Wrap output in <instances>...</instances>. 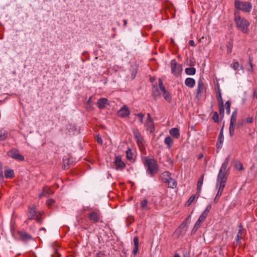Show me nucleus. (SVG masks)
Segmentation results:
<instances>
[{
  "mask_svg": "<svg viewBox=\"0 0 257 257\" xmlns=\"http://www.w3.org/2000/svg\"><path fill=\"white\" fill-rule=\"evenodd\" d=\"M163 96L165 99L168 102H171L172 101V97L169 93V92L166 91L163 93Z\"/></svg>",
  "mask_w": 257,
  "mask_h": 257,
  "instance_id": "nucleus-35",
  "label": "nucleus"
},
{
  "mask_svg": "<svg viewBox=\"0 0 257 257\" xmlns=\"http://www.w3.org/2000/svg\"><path fill=\"white\" fill-rule=\"evenodd\" d=\"M95 257H106V255L101 252H99L96 254Z\"/></svg>",
  "mask_w": 257,
  "mask_h": 257,
  "instance_id": "nucleus-53",
  "label": "nucleus"
},
{
  "mask_svg": "<svg viewBox=\"0 0 257 257\" xmlns=\"http://www.w3.org/2000/svg\"><path fill=\"white\" fill-rule=\"evenodd\" d=\"M245 123V120L244 119H239L237 122V127L239 128L243 126Z\"/></svg>",
  "mask_w": 257,
  "mask_h": 257,
  "instance_id": "nucleus-44",
  "label": "nucleus"
},
{
  "mask_svg": "<svg viewBox=\"0 0 257 257\" xmlns=\"http://www.w3.org/2000/svg\"><path fill=\"white\" fill-rule=\"evenodd\" d=\"M164 143L167 145V148L170 149L172 143V140L171 137L170 136L166 137L164 140Z\"/></svg>",
  "mask_w": 257,
  "mask_h": 257,
  "instance_id": "nucleus-30",
  "label": "nucleus"
},
{
  "mask_svg": "<svg viewBox=\"0 0 257 257\" xmlns=\"http://www.w3.org/2000/svg\"><path fill=\"white\" fill-rule=\"evenodd\" d=\"M146 125L147 127V129L150 128L151 129L153 126V121L152 118L151 117V115L150 113L147 114V119L146 120Z\"/></svg>",
  "mask_w": 257,
  "mask_h": 257,
  "instance_id": "nucleus-23",
  "label": "nucleus"
},
{
  "mask_svg": "<svg viewBox=\"0 0 257 257\" xmlns=\"http://www.w3.org/2000/svg\"><path fill=\"white\" fill-rule=\"evenodd\" d=\"M77 221L79 223V224L81 225L82 224L83 222V218L82 217H77Z\"/></svg>",
  "mask_w": 257,
  "mask_h": 257,
  "instance_id": "nucleus-54",
  "label": "nucleus"
},
{
  "mask_svg": "<svg viewBox=\"0 0 257 257\" xmlns=\"http://www.w3.org/2000/svg\"><path fill=\"white\" fill-rule=\"evenodd\" d=\"M204 175H202L197 182V193L199 194L201 191V188L203 183Z\"/></svg>",
  "mask_w": 257,
  "mask_h": 257,
  "instance_id": "nucleus-21",
  "label": "nucleus"
},
{
  "mask_svg": "<svg viewBox=\"0 0 257 257\" xmlns=\"http://www.w3.org/2000/svg\"><path fill=\"white\" fill-rule=\"evenodd\" d=\"M7 138V134L4 133L3 134H0V141H4Z\"/></svg>",
  "mask_w": 257,
  "mask_h": 257,
  "instance_id": "nucleus-51",
  "label": "nucleus"
},
{
  "mask_svg": "<svg viewBox=\"0 0 257 257\" xmlns=\"http://www.w3.org/2000/svg\"><path fill=\"white\" fill-rule=\"evenodd\" d=\"M159 86L160 90L163 93H164L165 92L167 91L165 89V87L163 84L162 80L160 79L159 80Z\"/></svg>",
  "mask_w": 257,
  "mask_h": 257,
  "instance_id": "nucleus-37",
  "label": "nucleus"
},
{
  "mask_svg": "<svg viewBox=\"0 0 257 257\" xmlns=\"http://www.w3.org/2000/svg\"><path fill=\"white\" fill-rule=\"evenodd\" d=\"M249 67L248 68L247 71L250 73H252L253 71V66H252V63L250 61H249Z\"/></svg>",
  "mask_w": 257,
  "mask_h": 257,
  "instance_id": "nucleus-48",
  "label": "nucleus"
},
{
  "mask_svg": "<svg viewBox=\"0 0 257 257\" xmlns=\"http://www.w3.org/2000/svg\"><path fill=\"white\" fill-rule=\"evenodd\" d=\"M91 99H92V96H91L89 98V99H88V100L87 101V102L85 104L86 108L89 111L91 110L93 108Z\"/></svg>",
  "mask_w": 257,
  "mask_h": 257,
  "instance_id": "nucleus-29",
  "label": "nucleus"
},
{
  "mask_svg": "<svg viewBox=\"0 0 257 257\" xmlns=\"http://www.w3.org/2000/svg\"><path fill=\"white\" fill-rule=\"evenodd\" d=\"M118 115L121 117H125L130 114V110L126 105H123L117 112Z\"/></svg>",
  "mask_w": 257,
  "mask_h": 257,
  "instance_id": "nucleus-14",
  "label": "nucleus"
},
{
  "mask_svg": "<svg viewBox=\"0 0 257 257\" xmlns=\"http://www.w3.org/2000/svg\"><path fill=\"white\" fill-rule=\"evenodd\" d=\"M170 68L172 73L177 76L182 71V67L180 65H178L175 59H172L170 63Z\"/></svg>",
  "mask_w": 257,
  "mask_h": 257,
  "instance_id": "nucleus-10",
  "label": "nucleus"
},
{
  "mask_svg": "<svg viewBox=\"0 0 257 257\" xmlns=\"http://www.w3.org/2000/svg\"><path fill=\"white\" fill-rule=\"evenodd\" d=\"M144 165L147 168V173L150 177H154L159 170L158 163L153 158L145 157L144 158Z\"/></svg>",
  "mask_w": 257,
  "mask_h": 257,
  "instance_id": "nucleus-1",
  "label": "nucleus"
},
{
  "mask_svg": "<svg viewBox=\"0 0 257 257\" xmlns=\"http://www.w3.org/2000/svg\"><path fill=\"white\" fill-rule=\"evenodd\" d=\"M211 208V206L210 205H208L206 207L205 209L204 210V211L202 212V213L199 216L198 219L197 220V221L196 222L194 225L198 227V228H200L202 222L204 221L205 218L207 217Z\"/></svg>",
  "mask_w": 257,
  "mask_h": 257,
  "instance_id": "nucleus-9",
  "label": "nucleus"
},
{
  "mask_svg": "<svg viewBox=\"0 0 257 257\" xmlns=\"http://www.w3.org/2000/svg\"><path fill=\"white\" fill-rule=\"evenodd\" d=\"M236 118H237V111H236V110H235L232 113L230 122L235 123L236 121Z\"/></svg>",
  "mask_w": 257,
  "mask_h": 257,
  "instance_id": "nucleus-36",
  "label": "nucleus"
},
{
  "mask_svg": "<svg viewBox=\"0 0 257 257\" xmlns=\"http://www.w3.org/2000/svg\"><path fill=\"white\" fill-rule=\"evenodd\" d=\"M232 67L234 70H237L239 69H242L243 67L238 62H235L233 63Z\"/></svg>",
  "mask_w": 257,
  "mask_h": 257,
  "instance_id": "nucleus-32",
  "label": "nucleus"
},
{
  "mask_svg": "<svg viewBox=\"0 0 257 257\" xmlns=\"http://www.w3.org/2000/svg\"><path fill=\"white\" fill-rule=\"evenodd\" d=\"M219 113L221 115L223 116L224 113V107L223 103L222 104H218Z\"/></svg>",
  "mask_w": 257,
  "mask_h": 257,
  "instance_id": "nucleus-39",
  "label": "nucleus"
},
{
  "mask_svg": "<svg viewBox=\"0 0 257 257\" xmlns=\"http://www.w3.org/2000/svg\"><path fill=\"white\" fill-rule=\"evenodd\" d=\"M114 164L115 169L117 170H122L125 167V164L121 160L120 157L119 156L115 157Z\"/></svg>",
  "mask_w": 257,
  "mask_h": 257,
  "instance_id": "nucleus-13",
  "label": "nucleus"
},
{
  "mask_svg": "<svg viewBox=\"0 0 257 257\" xmlns=\"http://www.w3.org/2000/svg\"><path fill=\"white\" fill-rule=\"evenodd\" d=\"M229 161L230 157L228 156L226 158L221 166L217 177V180L227 181V178L229 174V171L227 168Z\"/></svg>",
  "mask_w": 257,
  "mask_h": 257,
  "instance_id": "nucleus-3",
  "label": "nucleus"
},
{
  "mask_svg": "<svg viewBox=\"0 0 257 257\" xmlns=\"http://www.w3.org/2000/svg\"><path fill=\"white\" fill-rule=\"evenodd\" d=\"M134 248L133 249V253L135 255L137 254L139 251V238L138 237H135L134 239Z\"/></svg>",
  "mask_w": 257,
  "mask_h": 257,
  "instance_id": "nucleus-22",
  "label": "nucleus"
},
{
  "mask_svg": "<svg viewBox=\"0 0 257 257\" xmlns=\"http://www.w3.org/2000/svg\"><path fill=\"white\" fill-rule=\"evenodd\" d=\"M164 182L168 184V187L171 188H174L177 186V182L171 177H168V179H164Z\"/></svg>",
  "mask_w": 257,
  "mask_h": 257,
  "instance_id": "nucleus-17",
  "label": "nucleus"
},
{
  "mask_svg": "<svg viewBox=\"0 0 257 257\" xmlns=\"http://www.w3.org/2000/svg\"><path fill=\"white\" fill-rule=\"evenodd\" d=\"M234 15V22L236 28L243 33H247L248 32V27L249 25V22L245 18L240 17L236 12H235Z\"/></svg>",
  "mask_w": 257,
  "mask_h": 257,
  "instance_id": "nucleus-2",
  "label": "nucleus"
},
{
  "mask_svg": "<svg viewBox=\"0 0 257 257\" xmlns=\"http://www.w3.org/2000/svg\"><path fill=\"white\" fill-rule=\"evenodd\" d=\"M123 23H124V25H123V26H124V27H126V25H127V20H125V19H124V20H123Z\"/></svg>",
  "mask_w": 257,
  "mask_h": 257,
  "instance_id": "nucleus-60",
  "label": "nucleus"
},
{
  "mask_svg": "<svg viewBox=\"0 0 257 257\" xmlns=\"http://www.w3.org/2000/svg\"><path fill=\"white\" fill-rule=\"evenodd\" d=\"M63 162L64 163V164H65V160H63Z\"/></svg>",
  "mask_w": 257,
  "mask_h": 257,
  "instance_id": "nucleus-64",
  "label": "nucleus"
},
{
  "mask_svg": "<svg viewBox=\"0 0 257 257\" xmlns=\"http://www.w3.org/2000/svg\"><path fill=\"white\" fill-rule=\"evenodd\" d=\"M195 198V195H192L191 196H190V197L189 198V199L186 202L185 205L186 206H189L193 202Z\"/></svg>",
  "mask_w": 257,
  "mask_h": 257,
  "instance_id": "nucleus-40",
  "label": "nucleus"
},
{
  "mask_svg": "<svg viewBox=\"0 0 257 257\" xmlns=\"http://www.w3.org/2000/svg\"><path fill=\"white\" fill-rule=\"evenodd\" d=\"M235 8L242 11L245 13L249 12L252 8V5L248 2H241L238 0H235L234 2Z\"/></svg>",
  "mask_w": 257,
  "mask_h": 257,
  "instance_id": "nucleus-4",
  "label": "nucleus"
},
{
  "mask_svg": "<svg viewBox=\"0 0 257 257\" xmlns=\"http://www.w3.org/2000/svg\"><path fill=\"white\" fill-rule=\"evenodd\" d=\"M226 182L227 181L216 180V188L218 189V191L214 199L215 201H217L221 196L223 189L226 185Z\"/></svg>",
  "mask_w": 257,
  "mask_h": 257,
  "instance_id": "nucleus-6",
  "label": "nucleus"
},
{
  "mask_svg": "<svg viewBox=\"0 0 257 257\" xmlns=\"http://www.w3.org/2000/svg\"><path fill=\"white\" fill-rule=\"evenodd\" d=\"M133 135L135 138V139L137 140V142L138 143H142L143 141V138L142 137L141 135L138 131L134 130L133 132Z\"/></svg>",
  "mask_w": 257,
  "mask_h": 257,
  "instance_id": "nucleus-24",
  "label": "nucleus"
},
{
  "mask_svg": "<svg viewBox=\"0 0 257 257\" xmlns=\"http://www.w3.org/2000/svg\"><path fill=\"white\" fill-rule=\"evenodd\" d=\"M205 91V87L203 81L201 80L198 81L197 88L196 92V98L199 100L202 97V93Z\"/></svg>",
  "mask_w": 257,
  "mask_h": 257,
  "instance_id": "nucleus-12",
  "label": "nucleus"
},
{
  "mask_svg": "<svg viewBox=\"0 0 257 257\" xmlns=\"http://www.w3.org/2000/svg\"><path fill=\"white\" fill-rule=\"evenodd\" d=\"M227 53L228 54H230L232 52V49L233 47V43L232 42H230L228 43L227 45Z\"/></svg>",
  "mask_w": 257,
  "mask_h": 257,
  "instance_id": "nucleus-41",
  "label": "nucleus"
},
{
  "mask_svg": "<svg viewBox=\"0 0 257 257\" xmlns=\"http://www.w3.org/2000/svg\"><path fill=\"white\" fill-rule=\"evenodd\" d=\"M4 178V177L3 172V165L0 162V180H3Z\"/></svg>",
  "mask_w": 257,
  "mask_h": 257,
  "instance_id": "nucleus-47",
  "label": "nucleus"
},
{
  "mask_svg": "<svg viewBox=\"0 0 257 257\" xmlns=\"http://www.w3.org/2000/svg\"><path fill=\"white\" fill-rule=\"evenodd\" d=\"M242 226L241 224L239 226V229L237 232V234L236 236V241L237 244L240 243V240L242 238Z\"/></svg>",
  "mask_w": 257,
  "mask_h": 257,
  "instance_id": "nucleus-25",
  "label": "nucleus"
},
{
  "mask_svg": "<svg viewBox=\"0 0 257 257\" xmlns=\"http://www.w3.org/2000/svg\"><path fill=\"white\" fill-rule=\"evenodd\" d=\"M126 157L129 161H131L134 158V155L130 149H128V150L126 151Z\"/></svg>",
  "mask_w": 257,
  "mask_h": 257,
  "instance_id": "nucleus-31",
  "label": "nucleus"
},
{
  "mask_svg": "<svg viewBox=\"0 0 257 257\" xmlns=\"http://www.w3.org/2000/svg\"><path fill=\"white\" fill-rule=\"evenodd\" d=\"M162 180L164 181V179H168V177H171L170 174L169 172L165 171L162 173Z\"/></svg>",
  "mask_w": 257,
  "mask_h": 257,
  "instance_id": "nucleus-45",
  "label": "nucleus"
},
{
  "mask_svg": "<svg viewBox=\"0 0 257 257\" xmlns=\"http://www.w3.org/2000/svg\"><path fill=\"white\" fill-rule=\"evenodd\" d=\"M148 201L144 199L141 202V207L142 210L148 209Z\"/></svg>",
  "mask_w": 257,
  "mask_h": 257,
  "instance_id": "nucleus-33",
  "label": "nucleus"
},
{
  "mask_svg": "<svg viewBox=\"0 0 257 257\" xmlns=\"http://www.w3.org/2000/svg\"><path fill=\"white\" fill-rule=\"evenodd\" d=\"M45 195L44 193H42L41 194H40V197H42L43 196H44Z\"/></svg>",
  "mask_w": 257,
  "mask_h": 257,
  "instance_id": "nucleus-63",
  "label": "nucleus"
},
{
  "mask_svg": "<svg viewBox=\"0 0 257 257\" xmlns=\"http://www.w3.org/2000/svg\"><path fill=\"white\" fill-rule=\"evenodd\" d=\"M226 182L227 181L216 180V188L218 189V191L214 199L215 201H217L221 196L223 189L226 185Z\"/></svg>",
  "mask_w": 257,
  "mask_h": 257,
  "instance_id": "nucleus-7",
  "label": "nucleus"
},
{
  "mask_svg": "<svg viewBox=\"0 0 257 257\" xmlns=\"http://www.w3.org/2000/svg\"><path fill=\"white\" fill-rule=\"evenodd\" d=\"M8 155L16 160L18 161H24V157L21 155L18 150L15 149H13L10 150L8 152Z\"/></svg>",
  "mask_w": 257,
  "mask_h": 257,
  "instance_id": "nucleus-11",
  "label": "nucleus"
},
{
  "mask_svg": "<svg viewBox=\"0 0 257 257\" xmlns=\"http://www.w3.org/2000/svg\"><path fill=\"white\" fill-rule=\"evenodd\" d=\"M212 118L215 122H218L219 121V116L217 112H214Z\"/></svg>",
  "mask_w": 257,
  "mask_h": 257,
  "instance_id": "nucleus-46",
  "label": "nucleus"
},
{
  "mask_svg": "<svg viewBox=\"0 0 257 257\" xmlns=\"http://www.w3.org/2000/svg\"><path fill=\"white\" fill-rule=\"evenodd\" d=\"M5 175L7 178H12L14 176V171L12 169H8L5 171Z\"/></svg>",
  "mask_w": 257,
  "mask_h": 257,
  "instance_id": "nucleus-27",
  "label": "nucleus"
},
{
  "mask_svg": "<svg viewBox=\"0 0 257 257\" xmlns=\"http://www.w3.org/2000/svg\"><path fill=\"white\" fill-rule=\"evenodd\" d=\"M198 228H199L198 227L194 225V227L193 228V229L192 230V234L195 233L196 232V231L198 230Z\"/></svg>",
  "mask_w": 257,
  "mask_h": 257,
  "instance_id": "nucleus-56",
  "label": "nucleus"
},
{
  "mask_svg": "<svg viewBox=\"0 0 257 257\" xmlns=\"http://www.w3.org/2000/svg\"><path fill=\"white\" fill-rule=\"evenodd\" d=\"M203 157V154H200L198 157L199 159H201Z\"/></svg>",
  "mask_w": 257,
  "mask_h": 257,
  "instance_id": "nucleus-61",
  "label": "nucleus"
},
{
  "mask_svg": "<svg viewBox=\"0 0 257 257\" xmlns=\"http://www.w3.org/2000/svg\"><path fill=\"white\" fill-rule=\"evenodd\" d=\"M152 96L155 100H157L160 96V93L157 87H154L153 88Z\"/></svg>",
  "mask_w": 257,
  "mask_h": 257,
  "instance_id": "nucleus-26",
  "label": "nucleus"
},
{
  "mask_svg": "<svg viewBox=\"0 0 257 257\" xmlns=\"http://www.w3.org/2000/svg\"><path fill=\"white\" fill-rule=\"evenodd\" d=\"M17 234L20 238L24 242H27L32 238L30 235L24 231H18Z\"/></svg>",
  "mask_w": 257,
  "mask_h": 257,
  "instance_id": "nucleus-15",
  "label": "nucleus"
},
{
  "mask_svg": "<svg viewBox=\"0 0 257 257\" xmlns=\"http://www.w3.org/2000/svg\"><path fill=\"white\" fill-rule=\"evenodd\" d=\"M217 99L218 104L223 103V99L221 96V93L219 90L218 91L217 93Z\"/></svg>",
  "mask_w": 257,
  "mask_h": 257,
  "instance_id": "nucleus-38",
  "label": "nucleus"
},
{
  "mask_svg": "<svg viewBox=\"0 0 257 257\" xmlns=\"http://www.w3.org/2000/svg\"><path fill=\"white\" fill-rule=\"evenodd\" d=\"M185 71L187 75H193L196 73V69L194 67H188L185 69Z\"/></svg>",
  "mask_w": 257,
  "mask_h": 257,
  "instance_id": "nucleus-28",
  "label": "nucleus"
},
{
  "mask_svg": "<svg viewBox=\"0 0 257 257\" xmlns=\"http://www.w3.org/2000/svg\"><path fill=\"white\" fill-rule=\"evenodd\" d=\"M97 142L99 144H102L103 141L101 137H97Z\"/></svg>",
  "mask_w": 257,
  "mask_h": 257,
  "instance_id": "nucleus-55",
  "label": "nucleus"
},
{
  "mask_svg": "<svg viewBox=\"0 0 257 257\" xmlns=\"http://www.w3.org/2000/svg\"><path fill=\"white\" fill-rule=\"evenodd\" d=\"M185 84L189 88H193L195 84V80L192 78H187L185 80Z\"/></svg>",
  "mask_w": 257,
  "mask_h": 257,
  "instance_id": "nucleus-18",
  "label": "nucleus"
},
{
  "mask_svg": "<svg viewBox=\"0 0 257 257\" xmlns=\"http://www.w3.org/2000/svg\"><path fill=\"white\" fill-rule=\"evenodd\" d=\"M235 167L237 170L240 171L243 169V166L241 163H238L236 164Z\"/></svg>",
  "mask_w": 257,
  "mask_h": 257,
  "instance_id": "nucleus-52",
  "label": "nucleus"
},
{
  "mask_svg": "<svg viewBox=\"0 0 257 257\" xmlns=\"http://www.w3.org/2000/svg\"><path fill=\"white\" fill-rule=\"evenodd\" d=\"M136 116H137L139 118V121L140 123H144V114L142 113H139L135 114Z\"/></svg>",
  "mask_w": 257,
  "mask_h": 257,
  "instance_id": "nucleus-43",
  "label": "nucleus"
},
{
  "mask_svg": "<svg viewBox=\"0 0 257 257\" xmlns=\"http://www.w3.org/2000/svg\"><path fill=\"white\" fill-rule=\"evenodd\" d=\"M189 44L192 47H194L195 46L194 41L193 40H190L189 41Z\"/></svg>",
  "mask_w": 257,
  "mask_h": 257,
  "instance_id": "nucleus-57",
  "label": "nucleus"
},
{
  "mask_svg": "<svg viewBox=\"0 0 257 257\" xmlns=\"http://www.w3.org/2000/svg\"><path fill=\"white\" fill-rule=\"evenodd\" d=\"M54 202V200H53L52 199H48L47 201V205L49 207H50L53 204V203Z\"/></svg>",
  "mask_w": 257,
  "mask_h": 257,
  "instance_id": "nucleus-50",
  "label": "nucleus"
},
{
  "mask_svg": "<svg viewBox=\"0 0 257 257\" xmlns=\"http://www.w3.org/2000/svg\"><path fill=\"white\" fill-rule=\"evenodd\" d=\"M170 135L176 139L179 138L180 134L179 130L178 128L174 127L169 130Z\"/></svg>",
  "mask_w": 257,
  "mask_h": 257,
  "instance_id": "nucleus-19",
  "label": "nucleus"
},
{
  "mask_svg": "<svg viewBox=\"0 0 257 257\" xmlns=\"http://www.w3.org/2000/svg\"><path fill=\"white\" fill-rule=\"evenodd\" d=\"M88 216L89 220L94 223L101 221L100 219L102 217L100 211L96 209L90 212Z\"/></svg>",
  "mask_w": 257,
  "mask_h": 257,
  "instance_id": "nucleus-5",
  "label": "nucleus"
},
{
  "mask_svg": "<svg viewBox=\"0 0 257 257\" xmlns=\"http://www.w3.org/2000/svg\"><path fill=\"white\" fill-rule=\"evenodd\" d=\"M226 113L229 114L230 112V103L229 101H227L225 104Z\"/></svg>",
  "mask_w": 257,
  "mask_h": 257,
  "instance_id": "nucleus-42",
  "label": "nucleus"
},
{
  "mask_svg": "<svg viewBox=\"0 0 257 257\" xmlns=\"http://www.w3.org/2000/svg\"><path fill=\"white\" fill-rule=\"evenodd\" d=\"M52 257H61V255L59 253H56V254H54Z\"/></svg>",
  "mask_w": 257,
  "mask_h": 257,
  "instance_id": "nucleus-59",
  "label": "nucleus"
},
{
  "mask_svg": "<svg viewBox=\"0 0 257 257\" xmlns=\"http://www.w3.org/2000/svg\"><path fill=\"white\" fill-rule=\"evenodd\" d=\"M109 101L107 98H101L98 100L97 105L99 108L103 109L109 105Z\"/></svg>",
  "mask_w": 257,
  "mask_h": 257,
  "instance_id": "nucleus-16",
  "label": "nucleus"
},
{
  "mask_svg": "<svg viewBox=\"0 0 257 257\" xmlns=\"http://www.w3.org/2000/svg\"><path fill=\"white\" fill-rule=\"evenodd\" d=\"M174 257H180V256L179 255V254H178V253H176V254L174 255Z\"/></svg>",
  "mask_w": 257,
  "mask_h": 257,
  "instance_id": "nucleus-62",
  "label": "nucleus"
},
{
  "mask_svg": "<svg viewBox=\"0 0 257 257\" xmlns=\"http://www.w3.org/2000/svg\"><path fill=\"white\" fill-rule=\"evenodd\" d=\"M245 120V123H251L253 121V118L252 117H248L246 118V119H244Z\"/></svg>",
  "mask_w": 257,
  "mask_h": 257,
  "instance_id": "nucleus-49",
  "label": "nucleus"
},
{
  "mask_svg": "<svg viewBox=\"0 0 257 257\" xmlns=\"http://www.w3.org/2000/svg\"><path fill=\"white\" fill-rule=\"evenodd\" d=\"M224 140V136L223 134V128L221 130L219 136L217 139V146L218 148H220L222 147V143Z\"/></svg>",
  "mask_w": 257,
  "mask_h": 257,
  "instance_id": "nucleus-20",
  "label": "nucleus"
},
{
  "mask_svg": "<svg viewBox=\"0 0 257 257\" xmlns=\"http://www.w3.org/2000/svg\"><path fill=\"white\" fill-rule=\"evenodd\" d=\"M28 216L29 219H34L39 221L40 220V214L37 211L35 206H30L28 209Z\"/></svg>",
  "mask_w": 257,
  "mask_h": 257,
  "instance_id": "nucleus-8",
  "label": "nucleus"
},
{
  "mask_svg": "<svg viewBox=\"0 0 257 257\" xmlns=\"http://www.w3.org/2000/svg\"><path fill=\"white\" fill-rule=\"evenodd\" d=\"M253 97H255L257 99V90H254Z\"/></svg>",
  "mask_w": 257,
  "mask_h": 257,
  "instance_id": "nucleus-58",
  "label": "nucleus"
},
{
  "mask_svg": "<svg viewBox=\"0 0 257 257\" xmlns=\"http://www.w3.org/2000/svg\"><path fill=\"white\" fill-rule=\"evenodd\" d=\"M234 123L230 122L229 127V135L230 137H232L234 134Z\"/></svg>",
  "mask_w": 257,
  "mask_h": 257,
  "instance_id": "nucleus-34",
  "label": "nucleus"
}]
</instances>
